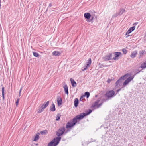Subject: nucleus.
Returning a JSON list of instances; mask_svg holds the SVG:
<instances>
[{
  "mask_svg": "<svg viewBox=\"0 0 146 146\" xmlns=\"http://www.w3.org/2000/svg\"><path fill=\"white\" fill-rule=\"evenodd\" d=\"M121 79L123 80H125L123 83L122 87L125 86L128 84V73L125 74L124 75L120 77V79Z\"/></svg>",
  "mask_w": 146,
  "mask_h": 146,
  "instance_id": "3",
  "label": "nucleus"
},
{
  "mask_svg": "<svg viewBox=\"0 0 146 146\" xmlns=\"http://www.w3.org/2000/svg\"><path fill=\"white\" fill-rule=\"evenodd\" d=\"M57 103L58 105H60L62 103V99L60 98V100L59 99L58 100H57Z\"/></svg>",
  "mask_w": 146,
  "mask_h": 146,
  "instance_id": "27",
  "label": "nucleus"
},
{
  "mask_svg": "<svg viewBox=\"0 0 146 146\" xmlns=\"http://www.w3.org/2000/svg\"><path fill=\"white\" fill-rule=\"evenodd\" d=\"M121 90V89H119L117 90V92H119Z\"/></svg>",
  "mask_w": 146,
  "mask_h": 146,
  "instance_id": "41",
  "label": "nucleus"
},
{
  "mask_svg": "<svg viewBox=\"0 0 146 146\" xmlns=\"http://www.w3.org/2000/svg\"><path fill=\"white\" fill-rule=\"evenodd\" d=\"M78 98H75L74 101V105L75 107H76L78 106Z\"/></svg>",
  "mask_w": 146,
  "mask_h": 146,
  "instance_id": "20",
  "label": "nucleus"
},
{
  "mask_svg": "<svg viewBox=\"0 0 146 146\" xmlns=\"http://www.w3.org/2000/svg\"><path fill=\"white\" fill-rule=\"evenodd\" d=\"M88 68V67L86 66L85 65L82 68V70L84 71L86 70Z\"/></svg>",
  "mask_w": 146,
  "mask_h": 146,
  "instance_id": "30",
  "label": "nucleus"
},
{
  "mask_svg": "<svg viewBox=\"0 0 146 146\" xmlns=\"http://www.w3.org/2000/svg\"><path fill=\"white\" fill-rule=\"evenodd\" d=\"M90 93L88 92H86L85 93V95H85V96H86L87 98H88L90 96Z\"/></svg>",
  "mask_w": 146,
  "mask_h": 146,
  "instance_id": "26",
  "label": "nucleus"
},
{
  "mask_svg": "<svg viewBox=\"0 0 146 146\" xmlns=\"http://www.w3.org/2000/svg\"><path fill=\"white\" fill-rule=\"evenodd\" d=\"M33 56L36 57H37L39 56V54L36 52H33Z\"/></svg>",
  "mask_w": 146,
  "mask_h": 146,
  "instance_id": "29",
  "label": "nucleus"
},
{
  "mask_svg": "<svg viewBox=\"0 0 146 146\" xmlns=\"http://www.w3.org/2000/svg\"><path fill=\"white\" fill-rule=\"evenodd\" d=\"M138 23V22H135L133 24V25L134 26H135V25H137Z\"/></svg>",
  "mask_w": 146,
  "mask_h": 146,
  "instance_id": "38",
  "label": "nucleus"
},
{
  "mask_svg": "<svg viewBox=\"0 0 146 146\" xmlns=\"http://www.w3.org/2000/svg\"><path fill=\"white\" fill-rule=\"evenodd\" d=\"M146 54V52L145 50H142L140 51L139 52V58H141L143 55Z\"/></svg>",
  "mask_w": 146,
  "mask_h": 146,
  "instance_id": "15",
  "label": "nucleus"
},
{
  "mask_svg": "<svg viewBox=\"0 0 146 146\" xmlns=\"http://www.w3.org/2000/svg\"><path fill=\"white\" fill-rule=\"evenodd\" d=\"M85 97V95H82V96L80 98V101L84 97Z\"/></svg>",
  "mask_w": 146,
  "mask_h": 146,
  "instance_id": "36",
  "label": "nucleus"
},
{
  "mask_svg": "<svg viewBox=\"0 0 146 146\" xmlns=\"http://www.w3.org/2000/svg\"><path fill=\"white\" fill-rule=\"evenodd\" d=\"M141 67L143 69L146 68V61L144 63L142 64L141 66Z\"/></svg>",
  "mask_w": 146,
  "mask_h": 146,
  "instance_id": "23",
  "label": "nucleus"
},
{
  "mask_svg": "<svg viewBox=\"0 0 146 146\" xmlns=\"http://www.w3.org/2000/svg\"><path fill=\"white\" fill-rule=\"evenodd\" d=\"M122 53L119 52H115L114 53V54L115 57H113V59L115 60H118L119 58V57L121 56Z\"/></svg>",
  "mask_w": 146,
  "mask_h": 146,
  "instance_id": "9",
  "label": "nucleus"
},
{
  "mask_svg": "<svg viewBox=\"0 0 146 146\" xmlns=\"http://www.w3.org/2000/svg\"><path fill=\"white\" fill-rule=\"evenodd\" d=\"M61 139V137H56L48 144V146H56L59 143Z\"/></svg>",
  "mask_w": 146,
  "mask_h": 146,
  "instance_id": "2",
  "label": "nucleus"
},
{
  "mask_svg": "<svg viewBox=\"0 0 146 146\" xmlns=\"http://www.w3.org/2000/svg\"><path fill=\"white\" fill-rule=\"evenodd\" d=\"M72 86L73 87L76 86L77 84L76 82L72 78L70 79Z\"/></svg>",
  "mask_w": 146,
  "mask_h": 146,
  "instance_id": "16",
  "label": "nucleus"
},
{
  "mask_svg": "<svg viewBox=\"0 0 146 146\" xmlns=\"http://www.w3.org/2000/svg\"><path fill=\"white\" fill-rule=\"evenodd\" d=\"M22 89V88H20V90H19V94H20V93H21V91Z\"/></svg>",
  "mask_w": 146,
  "mask_h": 146,
  "instance_id": "40",
  "label": "nucleus"
},
{
  "mask_svg": "<svg viewBox=\"0 0 146 146\" xmlns=\"http://www.w3.org/2000/svg\"><path fill=\"white\" fill-rule=\"evenodd\" d=\"M65 93H66L67 95L68 94V87L66 84H65L63 86Z\"/></svg>",
  "mask_w": 146,
  "mask_h": 146,
  "instance_id": "17",
  "label": "nucleus"
},
{
  "mask_svg": "<svg viewBox=\"0 0 146 146\" xmlns=\"http://www.w3.org/2000/svg\"><path fill=\"white\" fill-rule=\"evenodd\" d=\"M4 87H3L2 89V95L3 98L4 99Z\"/></svg>",
  "mask_w": 146,
  "mask_h": 146,
  "instance_id": "28",
  "label": "nucleus"
},
{
  "mask_svg": "<svg viewBox=\"0 0 146 146\" xmlns=\"http://www.w3.org/2000/svg\"><path fill=\"white\" fill-rule=\"evenodd\" d=\"M137 54V51L136 50L131 53V54L130 55V57L132 58H134L136 56Z\"/></svg>",
  "mask_w": 146,
  "mask_h": 146,
  "instance_id": "12",
  "label": "nucleus"
},
{
  "mask_svg": "<svg viewBox=\"0 0 146 146\" xmlns=\"http://www.w3.org/2000/svg\"><path fill=\"white\" fill-rule=\"evenodd\" d=\"M19 99H17V101H16V106H17V105H18V104L19 103Z\"/></svg>",
  "mask_w": 146,
  "mask_h": 146,
  "instance_id": "35",
  "label": "nucleus"
},
{
  "mask_svg": "<svg viewBox=\"0 0 146 146\" xmlns=\"http://www.w3.org/2000/svg\"><path fill=\"white\" fill-rule=\"evenodd\" d=\"M101 100V98H99L92 105V107L94 108L96 106L97 108H99L102 104V103H100L98 104L100 100Z\"/></svg>",
  "mask_w": 146,
  "mask_h": 146,
  "instance_id": "7",
  "label": "nucleus"
},
{
  "mask_svg": "<svg viewBox=\"0 0 146 146\" xmlns=\"http://www.w3.org/2000/svg\"><path fill=\"white\" fill-rule=\"evenodd\" d=\"M92 62L91 59L90 58L89 59V60H88V62H87L86 64V65H85L88 68L89 67L90 65L91 64Z\"/></svg>",
  "mask_w": 146,
  "mask_h": 146,
  "instance_id": "22",
  "label": "nucleus"
},
{
  "mask_svg": "<svg viewBox=\"0 0 146 146\" xmlns=\"http://www.w3.org/2000/svg\"><path fill=\"white\" fill-rule=\"evenodd\" d=\"M44 110V109H42V108H40L39 110L38 111V113H40L42 112V111H43Z\"/></svg>",
  "mask_w": 146,
  "mask_h": 146,
  "instance_id": "33",
  "label": "nucleus"
},
{
  "mask_svg": "<svg viewBox=\"0 0 146 146\" xmlns=\"http://www.w3.org/2000/svg\"><path fill=\"white\" fill-rule=\"evenodd\" d=\"M126 34V35H127L128 34V31H127L126 32V34Z\"/></svg>",
  "mask_w": 146,
  "mask_h": 146,
  "instance_id": "42",
  "label": "nucleus"
},
{
  "mask_svg": "<svg viewBox=\"0 0 146 146\" xmlns=\"http://www.w3.org/2000/svg\"><path fill=\"white\" fill-rule=\"evenodd\" d=\"M52 6V4L51 3H50L49 4V6L48 7H50Z\"/></svg>",
  "mask_w": 146,
  "mask_h": 146,
  "instance_id": "39",
  "label": "nucleus"
},
{
  "mask_svg": "<svg viewBox=\"0 0 146 146\" xmlns=\"http://www.w3.org/2000/svg\"><path fill=\"white\" fill-rule=\"evenodd\" d=\"M125 12V10L124 9L121 8L120 9L118 13L119 14V15H121Z\"/></svg>",
  "mask_w": 146,
  "mask_h": 146,
  "instance_id": "19",
  "label": "nucleus"
},
{
  "mask_svg": "<svg viewBox=\"0 0 146 146\" xmlns=\"http://www.w3.org/2000/svg\"><path fill=\"white\" fill-rule=\"evenodd\" d=\"M128 37H129V35H128Z\"/></svg>",
  "mask_w": 146,
  "mask_h": 146,
  "instance_id": "44",
  "label": "nucleus"
},
{
  "mask_svg": "<svg viewBox=\"0 0 146 146\" xmlns=\"http://www.w3.org/2000/svg\"><path fill=\"white\" fill-rule=\"evenodd\" d=\"M115 95V92L113 90L109 91L105 94L106 96L108 98L113 97Z\"/></svg>",
  "mask_w": 146,
  "mask_h": 146,
  "instance_id": "4",
  "label": "nucleus"
},
{
  "mask_svg": "<svg viewBox=\"0 0 146 146\" xmlns=\"http://www.w3.org/2000/svg\"><path fill=\"white\" fill-rule=\"evenodd\" d=\"M84 16L86 19H89L90 18L91 15L90 13H86L84 14Z\"/></svg>",
  "mask_w": 146,
  "mask_h": 146,
  "instance_id": "14",
  "label": "nucleus"
},
{
  "mask_svg": "<svg viewBox=\"0 0 146 146\" xmlns=\"http://www.w3.org/2000/svg\"><path fill=\"white\" fill-rule=\"evenodd\" d=\"M135 26H134L132 27H130L128 29V34L131 33L132 31H133V30H135Z\"/></svg>",
  "mask_w": 146,
  "mask_h": 146,
  "instance_id": "18",
  "label": "nucleus"
},
{
  "mask_svg": "<svg viewBox=\"0 0 146 146\" xmlns=\"http://www.w3.org/2000/svg\"><path fill=\"white\" fill-rule=\"evenodd\" d=\"M60 54L61 53L59 51H54L52 53V55L55 56H59Z\"/></svg>",
  "mask_w": 146,
  "mask_h": 146,
  "instance_id": "13",
  "label": "nucleus"
},
{
  "mask_svg": "<svg viewBox=\"0 0 146 146\" xmlns=\"http://www.w3.org/2000/svg\"><path fill=\"white\" fill-rule=\"evenodd\" d=\"M60 117L57 115L56 117V120L57 121H58L60 119Z\"/></svg>",
  "mask_w": 146,
  "mask_h": 146,
  "instance_id": "34",
  "label": "nucleus"
},
{
  "mask_svg": "<svg viewBox=\"0 0 146 146\" xmlns=\"http://www.w3.org/2000/svg\"><path fill=\"white\" fill-rule=\"evenodd\" d=\"M47 133L46 130H43L40 132V133L41 134L43 135L44 134H45L46 133Z\"/></svg>",
  "mask_w": 146,
  "mask_h": 146,
  "instance_id": "32",
  "label": "nucleus"
},
{
  "mask_svg": "<svg viewBox=\"0 0 146 146\" xmlns=\"http://www.w3.org/2000/svg\"><path fill=\"white\" fill-rule=\"evenodd\" d=\"M124 81L121 79L120 78L115 83L116 86H118L121 85L123 82Z\"/></svg>",
  "mask_w": 146,
  "mask_h": 146,
  "instance_id": "10",
  "label": "nucleus"
},
{
  "mask_svg": "<svg viewBox=\"0 0 146 146\" xmlns=\"http://www.w3.org/2000/svg\"><path fill=\"white\" fill-rule=\"evenodd\" d=\"M112 57L111 53H109L103 58L104 61H107L111 60Z\"/></svg>",
  "mask_w": 146,
  "mask_h": 146,
  "instance_id": "8",
  "label": "nucleus"
},
{
  "mask_svg": "<svg viewBox=\"0 0 146 146\" xmlns=\"http://www.w3.org/2000/svg\"><path fill=\"white\" fill-rule=\"evenodd\" d=\"M65 131V128L64 127L59 129L56 132V135L57 137H60L64 133Z\"/></svg>",
  "mask_w": 146,
  "mask_h": 146,
  "instance_id": "6",
  "label": "nucleus"
},
{
  "mask_svg": "<svg viewBox=\"0 0 146 146\" xmlns=\"http://www.w3.org/2000/svg\"><path fill=\"white\" fill-rule=\"evenodd\" d=\"M39 135L37 134H36L33 140L35 141H37V140H38L39 139Z\"/></svg>",
  "mask_w": 146,
  "mask_h": 146,
  "instance_id": "24",
  "label": "nucleus"
},
{
  "mask_svg": "<svg viewBox=\"0 0 146 146\" xmlns=\"http://www.w3.org/2000/svg\"><path fill=\"white\" fill-rule=\"evenodd\" d=\"M112 81V79H108L107 81V82L108 83H110V82Z\"/></svg>",
  "mask_w": 146,
  "mask_h": 146,
  "instance_id": "37",
  "label": "nucleus"
},
{
  "mask_svg": "<svg viewBox=\"0 0 146 146\" xmlns=\"http://www.w3.org/2000/svg\"><path fill=\"white\" fill-rule=\"evenodd\" d=\"M139 72L140 71H139L136 73H135L133 72L128 73V83L133 79L136 74Z\"/></svg>",
  "mask_w": 146,
  "mask_h": 146,
  "instance_id": "5",
  "label": "nucleus"
},
{
  "mask_svg": "<svg viewBox=\"0 0 146 146\" xmlns=\"http://www.w3.org/2000/svg\"><path fill=\"white\" fill-rule=\"evenodd\" d=\"M126 37H128V35L127 36H126Z\"/></svg>",
  "mask_w": 146,
  "mask_h": 146,
  "instance_id": "43",
  "label": "nucleus"
},
{
  "mask_svg": "<svg viewBox=\"0 0 146 146\" xmlns=\"http://www.w3.org/2000/svg\"><path fill=\"white\" fill-rule=\"evenodd\" d=\"M119 14L118 13H116L113 14L112 16V17L113 18H115L118 16H119Z\"/></svg>",
  "mask_w": 146,
  "mask_h": 146,
  "instance_id": "25",
  "label": "nucleus"
},
{
  "mask_svg": "<svg viewBox=\"0 0 146 146\" xmlns=\"http://www.w3.org/2000/svg\"><path fill=\"white\" fill-rule=\"evenodd\" d=\"M92 111V110H89L88 111H86L85 113H81L80 115H77L72 119L70 122H68L66 125L67 129L70 128L74 126L77 122V120H80L85 116L90 114Z\"/></svg>",
  "mask_w": 146,
  "mask_h": 146,
  "instance_id": "1",
  "label": "nucleus"
},
{
  "mask_svg": "<svg viewBox=\"0 0 146 146\" xmlns=\"http://www.w3.org/2000/svg\"><path fill=\"white\" fill-rule=\"evenodd\" d=\"M122 51L123 52V53L124 54H126L127 53V50L124 48V49H123L122 50Z\"/></svg>",
  "mask_w": 146,
  "mask_h": 146,
  "instance_id": "31",
  "label": "nucleus"
},
{
  "mask_svg": "<svg viewBox=\"0 0 146 146\" xmlns=\"http://www.w3.org/2000/svg\"><path fill=\"white\" fill-rule=\"evenodd\" d=\"M49 101H47L44 103L43 104L41 107V108H42V109H44L49 104Z\"/></svg>",
  "mask_w": 146,
  "mask_h": 146,
  "instance_id": "11",
  "label": "nucleus"
},
{
  "mask_svg": "<svg viewBox=\"0 0 146 146\" xmlns=\"http://www.w3.org/2000/svg\"><path fill=\"white\" fill-rule=\"evenodd\" d=\"M50 110L52 111H55V105L53 103L52 106L50 107Z\"/></svg>",
  "mask_w": 146,
  "mask_h": 146,
  "instance_id": "21",
  "label": "nucleus"
}]
</instances>
